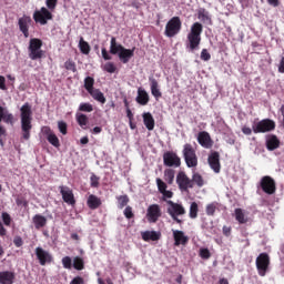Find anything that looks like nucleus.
<instances>
[{
    "instance_id": "nucleus-1",
    "label": "nucleus",
    "mask_w": 284,
    "mask_h": 284,
    "mask_svg": "<svg viewBox=\"0 0 284 284\" xmlns=\"http://www.w3.org/2000/svg\"><path fill=\"white\" fill-rule=\"evenodd\" d=\"M21 119V131L22 139L24 141H30V132H32V106L30 103L26 102L20 109Z\"/></svg>"
},
{
    "instance_id": "nucleus-2",
    "label": "nucleus",
    "mask_w": 284,
    "mask_h": 284,
    "mask_svg": "<svg viewBox=\"0 0 284 284\" xmlns=\"http://www.w3.org/2000/svg\"><path fill=\"white\" fill-rule=\"evenodd\" d=\"M136 48L125 49L122 44L116 43V38H111L110 54H118L121 63H130V59L134 57Z\"/></svg>"
},
{
    "instance_id": "nucleus-3",
    "label": "nucleus",
    "mask_w": 284,
    "mask_h": 284,
    "mask_svg": "<svg viewBox=\"0 0 284 284\" xmlns=\"http://www.w3.org/2000/svg\"><path fill=\"white\" fill-rule=\"evenodd\" d=\"M201 34H203V24L201 22L193 23L187 34L186 43V48L190 52L199 50V45H201Z\"/></svg>"
},
{
    "instance_id": "nucleus-4",
    "label": "nucleus",
    "mask_w": 284,
    "mask_h": 284,
    "mask_svg": "<svg viewBox=\"0 0 284 284\" xmlns=\"http://www.w3.org/2000/svg\"><path fill=\"white\" fill-rule=\"evenodd\" d=\"M166 204L169 205L166 210L168 214L173 221H175V223L181 225L183 221L179 219V216H183L185 214V207L183 206V204L175 203L172 200L166 201Z\"/></svg>"
},
{
    "instance_id": "nucleus-5",
    "label": "nucleus",
    "mask_w": 284,
    "mask_h": 284,
    "mask_svg": "<svg viewBox=\"0 0 284 284\" xmlns=\"http://www.w3.org/2000/svg\"><path fill=\"white\" fill-rule=\"evenodd\" d=\"M182 154L186 166L196 168L199 165V156L196 155V150H194L192 144H184Z\"/></svg>"
},
{
    "instance_id": "nucleus-6",
    "label": "nucleus",
    "mask_w": 284,
    "mask_h": 284,
    "mask_svg": "<svg viewBox=\"0 0 284 284\" xmlns=\"http://www.w3.org/2000/svg\"><path fill=\"white\" fill-rule=\"evenodd\" d=\"M43 41L39 38H32L29 42V58L31 61H38V59H43Z\"/></svg>"
},
{
    "instance_id": "nucleus-7",
    "label": "nucleus",
    "mask_w": 284,
    "mask_h": 284,
    "mask_svg": "<svg viewBox=\"0 0 284 284\" xmlns=\"http://www.w3.org/2000/svg\"><path fill=\"white\" fill-rule=\"evenodd\" d=\"M252 130L254 134H265L276 130V122L271 119H264L258 122H253Z\"/></svg>"
},
{
    "instance_id": "nucleus-8",
    "label": "nucleus",
    "mask_w": 284,
    "mask_h": 284,
    "mask_svg": "<svg viewBox=\"0 0 284 284\" xmlns=\"http://www.w3.org/2000/svg\"><path fill=\"white\" fill-rule=\"evenodd\" d=\"M181 28H183V22H181L180 17L175 16L168 21L165 26L164 34L165 37H169L170 39H172V37H176V34L181 32Z\"/></svg>"
},
{
    "instance_id": "nucleus-9",
    "label": "nucleus",
    "mask_w": 284,
    "mask_h": 284,
    "mask_svg": "<svg viewBox=\"0 0 284 284\" xmlns=\"http://www.w3.org/2000/svg\"><path fill=\"white\" fill-rule=\"evenodd\" d=\"M258 187H261L264 194H268V196H272V194H276V181L270 175H264L260 180Z\"/></svg>"
},
{
    "instance_id": "nucleus-10",
    "label": "nucleus",
    "mask_w": 284,
    "mask_h": 284,
    "mask_svg": "<svg viewBox=\"0 0 284 284\" xmlns=\"http://www.w3.org/2000/svg\"><path fill=\"white\" fill-rule=\"evenodd\" d=\"M255 265L258 276H265L270 270V254L261 253L255 260Z\"/></svg>"
},
{
    "instance_id": "nucleus-11",
    "label": "nucleus",
    "mask_w": 284,
    "mask_h": 284,
    "mask_svg": "<svg viewBox=\"0 0 284 284\" xmlns=\"http://www.w3.org/2000/svg\"><path fill=\"white\" fill-rule=\"evenodd\" d=\"M54 16L48 10V8L42 7L40 10L33 12V20L40 26H48L49 21H52Z\"/></svg>"
},
{
    "instance_id": "nucleus-12",
    "label": "nucleus",
    "mask_w": 284,
    "mask_h": 284,
    "mask_svg": "<svg viewBox=\"0 0 284 284\" xmlns=\"http://www.w3.org/2000/svg\"><path fill=\"white\" fill-rule=\"evenodd\" d=\"M175 181L181 192H190L192 190V179L184 171L178 172Z\"/></svg>"
},
{
    "instance_id": "nucleus-13",
    "label": "nucleus",
    "mask_w": 284,
    "mask_h": 284,
    "mask_svg": "<svg viewBox=\"0 0 284 284\" xmlns=\"http://www.w3.org/2000/svg\"><path fill=\"white\" fill-rule=\"evenodd\" d=\"M163 163L166 168H181V158L173 151L163 154Z\"/></svg>"
},
{
    "instance_id": "nucleus-14",
    "label": "nucleus",
    "mask_w": 284,
    "mask_h": 284,
    "mask_svg": "<svg viewBox=\"0 0 284 284\" xmlns=\"http://www.w3.org/2000/svg\"><path fill=\"white\" fill-rule=\"evenodd\" d=\"M161 216H163V212H161V206L159 204H151L148 207L146 219L149 223H156Z\"/></svg>"
},
{
    "instance_id": "nucleus-15",
    "label": "nucleus",
    "mask_w": 284,
    "mask_h": 284,
    "mask_svg": "<svg viewBox=\"0 0 284 284\" xmlns=\"http://www.w3.org/2000/svg\"><path fill=\"white\" fill-rule=\"evenodd\" d=\"M36 256L40 263V265H48L50 263H52L53 257L52 254H50V252L43 250V247L38 246L36 247Z\"/></svg>"
},
{
    "instance_id": "nucleus-16",
    "label": "nucleus",
    "mask_w": 284,
    "mask_h": 284,
    "mask_svg": "<svg viewBox=\"0 0 284 284\" xmlns=\"http://www.w3.org/2000/svg\"><path fill=\"white\" fill-rule=\"evenodd\" d=\"M60 194L62 196V201L67 203L68 205H77V200L74 199V193L72 192V189L69 186H59Z\"/></svg>"
},
{
    "instance_id": "nucleus-17",
    "label": "nucleus",
    "mask_w": 284,
    "mask_h": 284,
    "mask_svg": "<svg viewBox=\"0 0 284 284\" xmlns=\"http://www.w3.org/2000/svg\"><path fill=\"white\" fill-rule=\"evenodd\" d=\"M32 23V18L30 16H23L19 18L18 26L20 32H22L23 37L28 39L30 37V24Z\"/></svg>"
},
{
    "instance_id": "nucleus-18",
    "label": "nucleus",
    "mask_w": 284,
    "mask_h": 284,
    "mask_svg": "<svg viewBox=\"0 0 284 284\" xmlns=\"http://www.w3.org/2000/svg\"><path fill=\"white\" fill-rule=\"evenodd\" d=\"M209 165L215 174H219L221 172V154L217 151L212 152L209 155Z\"/></svg>"
},
{
    "instance_id": "nucleus-19",
    "label": "nucleus",
    "mask_w": 284,
    "mask_h": 284,
    "mask_svg": "<svg viewBox=\"0 0 284 284\" xmlns=\"http://www.w3.org/2000/svg\"><path fill=\"white\" fill-rule=\"evenodd\" d=\"M173 239L175 247H179V245H187L190 241V237H187L183 231L179 230H173Z\"/></svg>"
},
{
    "instance_id": "nucleus-20",
    "label": "nucleus",
    "mask_w": 284,
    "mask_h": 284,
    "mask_svg": "<svg viewBox=\"0 0 284 284\" xmlns=\"http://www.w3.org/2000/svg\"><path fill=\"white\" fill-rule=\"evenodd\" d=\"M197 142L206 150H210V148L213 145L212 138L206 131H202L197 134Z\"/></svg>"
},
{
    "instance_id": "nucleus-21",
    "label": "nucleus",
    "mask_w": 284,
    "mask_h": 284,
    "mask_svg": "<svg viewBox=\"0 0 284 284\" xmlns=\"http://www.w3.org/2000/svg\"><path fill=\"white\" fill-rule=\"evenodd\" d=\"M234 217L240 225H245L251 221L250 216H247V212L241 207L234 210Z\"/></svg>"
},
{
    "instance_id": "nucleus-22",
    "label": "nucleus",
    "mask_w": 284,
    "mask_h": 284,
    "mask_svg": "<svg viewBox=\"0 0 284 284\" xmlns=\"http://www.w3.org/2000/svg\"><path fill=\"white\" fill-rule=\"evenodd\" d=\"M281 148V140L275 134H271L266 139V150L268 152H274V150H278Z\"/></svg>"
},
{
    "instance_id": "nucleus-23",
    "label": "nucleus",
    "mask_w": 284,
    "mask_h": 284,
    "mask_svg": "<svg viewBox=\"0 0 284 284\" xmlns=\"http://www.w3.org/2000/svg\"><path fill=\"white\" fill-rule=\"evenodd\" d=\"M150 81V88H151V94L159 101L161 97H163V93H161V89L159 88V81L154 78H149Z\"/></svg>"
},
{
    "instance_id": "nucleus-24",
    "label": "nucleus",
    "mask_w": 284,
    "mask_h": 284,
    "mask_svg": "<svg viewBox=\"0 0 284 284\" xmlns=\"http://www.w3.org/2000/svg\"><path fill=\"white\" fill-rule=\"evenodd\" d=\"M135 101L139 103V105H148V103H150V94H148L145 89L139 88Z\"/></svg>"
},
{
    "instance_id": "nucleus-25",
    "label": "nucleus",
    "mask_w": 284,
    "mask_h": 284,
    "mask_svg": "<svg viewBox=\"0 0 284 284\" xmlns=\"http://www.w3.org/2000/svg\"><path fill=\"white\" fill-rule=\"evenodd\" d=\"M3 121L4 123H14V115L6 109V106L0 105V123Z\"/></svg>"
},
{
    "instance_id": "nucleus-26",
    "label": "nucleus",
    "mask_w": 284,
    "mask_h": 284,
    "mask_svg": "<svg viewBox=\"0 0 284 284\" xmlns=\"http://www.w3.org/2000/svg\"><path fill=\"white\" fill-rule=\"evenodd\" d=\"M87 205L90 210H99V207L102 205V202L99 196L91 194L87 200Z\"/></svg>"
},
{
    "instance_id": "nucleus-27",
    "label": "nucleus",
    "mask_w": 284,
    "mask_h": 284,
    "mask_svg": "<svg viewBox=\"0 0 284 284\" xmlns=\"http://www.w3.org/2000/svg\"><path fill=\"white\" fill-rule=\"evenodd\" d=\"M142 240L146 243L150 241H159L161 239V233L156 231H144L141 233Z\"/></svg>"
},
{
    "instance_id": "nucleus-28",
    "label": "nucleus",
    "mask_w": 284,
    "mask_h": 284,
    "mask_svg": "<svg viewBox=\"0 0 284 284\" xmlns=\"http://www.w3.org/2000/svg\"><path fill=\"white\" fill-rule=\"evenodd\" d=\"M14 283V272L2 271L0 272V284H13Z\"/></svg>"
},
{
    "instance_id": "nucleus-29",
    "label": "nucleus",
    "mask_w": 284,
    "mask_h": 284,
    "mask_svg": "<svg viewBox=\"0 0 284 284\" xmlns=\"http://www.w3.org/2000/svg\"><path fill=\"white\" fill-rule=\"evenodd\" d=\"M45 134L47 135V140L49 141V143L51 145H53V148H60L61 146V143L59 142V138L57 136V134H54L50 128H45Z\"/></svg>"
},
{
    "instance_id": "nucleus-30",
    "label": "nucleus",
    "mask_w": 284,
    "mask_h": 284,
    "mask_svg": "<svg viewBox=\"0 0 284 284\" xmlns=\"http://www.w3.org/2000/svg\"><path fill=\"white\" fill-rule=\"evenodd\" d=\"M142 118H143V123H144L146 130L152 132V130H154V125H155L154 116H152V113H150V112L143 113Z\"/></svg>"
},
{
    "instance_id": "nucleus-31",
    "label": "nucleus",
    "mask_w": 284,
    "mask_h": 284,
    "mask_svg": "<svg viewBox=\"0 0 284 284\" xmlns=\"http://www.w3.org/2000/svg\"><path fill=\"white\" fill-rule=\"evenodd\" d=\"M33 225L36 230H41V227H45V225H48V219L41 214H36L33 216Z\"/></svg>"
},
{
    "instance_id": "nucleus-32",
    "label": "nucleus",
    "mask_w": 284,
    "mask_h": 284,
    "mask_svg": "<svg viewBox=\"0 0 284 284\" xmlns=\"http://www.w3.org/2000/svg\"><path fill=\"white\" fill-rule=\"evenodd\" d=\"M191 183L192 189L194 187V185H196L197 187H203V185H205V180L203 179V175H201V173L193 172Z\"/></svg>"
},
{
    "instance_id": "nucleus-33",
    "label": "nucleus",
    "mask_w": 284,
    "mask_h": 284,
    "mask_svg": "<svg viewBox=\"0 0 284 284\" xmlns=\"http://www.w3.org/2000/svg\"><path fill=\"white\" fill-rule=\"evenodd\" d=\"M89 94L92 97V99H94V101H98L99 103L104 104L106 101L105 95L99 89H93L91 92H89Z\"/></svg>"
},
{
    "instance_id": "nucleus-34",
    "label": "nucleus",
    "mask_w": 284,
    "mask_h": 284,
    "mask_svg": "<svg viewBox=\"0 0 284 284\" xmlns=\"http://www.w3.org/2000/svg\"><path fill=\"white\" fill-rule=\"evenodd\" d=\"M72 267H74L78 272H81L85 270V261L81 256L73 257V264Z\"/></svg>"
},
{
    "instance_id": "nucleus-35",
    "label": "nucleus",
    "mask_w": 284,
    "mask_h": 284,
    "mask_svg": "<svg viewBox=\"0 0 284 284\" xmlns=\"http://www.w3.org/2000/svg\"><path fill=\"white\" fill-rule=\"evenodd\" d=\"M175 174H176V171H174V169H165L164 170V181H166V183L169 185H172L174 183Z\"/></svg>"
},
{
    "instance_id": "nucleus-36",
    "label": "nucleus",
    "mask_w": 284,
    "mask_h": 284,
    "mask_svg": "<svg viewBox=\"0 0 284 284\" xmlns=\"http://www.w3.org/2000/svg\"><path fill=\"white\" fill-rule=\"evenodd\" d=\"M79 50L82 54H90V43H88L83 37L80 38V41H79Z\"/></svg>"
},
{
    "instance_id": "nucleus-37",
    "label": "nucleus",
    "mask_w": 284,
    "mask_h": 284,
    "mask_svg": "<svg viewBox=\"0 0 284 284\" xmlns=\"http://www.w3.org/2000/svg\"><path fill=\"white\" fill-rule=\"evenodd\" d=\"M219 210V202H212L206 205L205 212L207 216H214Z\"/></svg>"
},
{
    "instance_id": "nucleus-38",
    "label": "nucleus",
    "mask_w": 284,
    "mask_h": 284,
    "mask_svg": "<svg viewBox=\"0 0 284 284\" xmlns=\"http://www.w3.org/2000/svg\"><path fill=\"white\" fill-rule=\"evenodd\" d=\"M116 199L119 210H123V207L128 206V203H130V197L128 195H120Z\"/></svg>"
},
{
    "instance_id": "nucleus-39",
    "label": "nucleus",
    "mask_w": 284,
    "mask_h": 284,
    "mask_svg": "<svg viewBox=\"0 0 284 284\" xmlns=\"http://www.w3.org/2000/svg\"><path fill=\"white\" fill-rule=\"evenodd\" d=\"M189 216H190V219H197V216H199V204L196 202L191 203Z\"/></svg>"
},
{
    "instance_id": "nucleus-40",
    "label": "nucleus",
    "mask_w": 284,
    "mask_h": 284,
    "mask_svg": "<svg viewBox=\"0 0 284 284\" xmlns=\"http://www.w3.org/2000/svg\"><path fill=\"white\" fill-rule=\"evenodd\" d=\"M84 90H87V92H92V90H94V78L92 77H87L84 79Z\"/></svg>"
},
{
    "instance_id": "nucleus-41",
    "label": "nucleus",
    "mask_w": 284,
    "mask_h": 284,
    "mask_svg": "<svg viewBox=\"0 0 284 284\" xmlns=\"http://www.w3.org/2000/svg\"><path fill=\"white\" fill-rule=\"evenodd\" d=\"M75 119L80 128H85V125H88V115L83 113H77Z\"/></svg>"
},
{
    "instance_id": "nucleus-42",
    "label": "nucleus",
    "mask_w": 284,
    "mask_h": 284,
    "mask_svg": "<svg viewBox=\"0 0 284 284\" xmlns=\"http://www.w3.org/2000/svg\"><path fill=\"white\" fill-rule=\"evenodd\" d=\"M79 111L80 112H93L94 106L89 102H83L79 105Z\"/></svg>"
},
{
    "instance_id": "nucleus-43",
    "label": "nucleus",
    "mask_w": 284,
    "mask_h": 284,
    "mask_svg": "<svg viewBox=\"0 0 284 284\" xmlns=\"http://www.w3.org/2000/svg\"><path fill=\"white\" fill-rule=\"evenodd\" d=\"M16 205H18V207H28V200H26L23 195H17Z\"/></svg>"
},
{
    "instance_id": "nucleus-44",
    "label": "nucleus",
    "mask_w": 284,
    "mask_h": 284,
    "mask_svg": "<svg viewBox=\"0 0 284 284\" xmlns=\"http://www.w3.org/2000/svg\"><path fill=\"white\" fill-rule=\"evenodd\" d=\"M197 19L201 21H210V13L205 9H200L197 11Z\"/></svg>"
},
{
    "instance_id": "nucleus-45",
    "label": "nucleus",
    "mask_w": 284,
    "mask_h": 284,
    "mask_svg": "<svg viewBox=\"0 0 284 284\" xmlns=\"http://www.w3.org/2000/svg\"><path fill=\"white\" fill-rule=\"evenodd\" d=\"M64 68L70 72H77V63H74L72 59H69L64 62Z\"/></svg>"
},
{
    "instance_id": "nucleus-46",
    "label": "nucleus",
    "mask_w": 284,
    "mask_h": 284,
    "mask_svg": "<svg viewBox=\"0 0 284 284\" xmlns=\"http://www.w3.org/2000/svg\"><path fill=\"white\" fill-rule=\"evenodd\" d=\"M155 183H156V186H158V190H159L160 194L162 192H165V190H168V183H165L163 180H161V178H158L155 180Z\"/></svg>"
},
{
    "instance_id": "nucleus-47",
    "label": "nucleus",
    "mask_w": 284,
    "mask_h": 284,
    "mask_svg": "<svg viewBox=\"0 0 284 284\" xmlns=\"http://www.w3.org/2000/svg\"><path fill=\"white\" fill-rule=\"evenodd\" d=\"M1 217H2L3 225H6L7 227H10L12 223V217L10 216V213L2 212Z\"/></svg>"
},
{
    "instance_id": "nucleus-48",
    "label": "nucleus",
    "mask_w": 284,
    "mask_h": 284,
    "mask_svg": "<svg viewBox=\"0 0 284 284\" xmlns=\"http://www.w3.org/2000/svg\"><path fill=\"white\" fill-rule=\"evenodd\" d=\"M104 72H109V74H114L116 72V67L112 62H106L103 67Z\"/></svg>"
},
{
    "instance_id": "nucleus-49",
    "label": "nucleus",
    "mask_w": 284,
    "mask_h": 284,
    "mask_svg": "<svg viewBox=\"0 0 284 284\" xmlns=\"http://www.w3.org/2000/svg\"><path fill=\"white\" fill-rule=\"evenodd\" d=\"M62 265H63L64 270H71V267H72V257L64 256L62 258Z\"/></svg>"
},
{
    "instance_id": "nucleus-50",
    "label": "nucleus",
    "mask_w": 284,
    "mask_h": 284,
    "mask_svg": "<svg viewBox=\"0 0 284 284\" xmlns=\"http://www.w3.org/2000/svg\"><path fill=\"white\" fill-rule=\"evenodd\" d=\"M200 256L204 260L207 261V258H211L212 253H210V248H200Z\"/></svg>"
},
{
    "instance_id": "nucleus-51",
    "label": "nucleus",
    "mask_w": 284,
    "mask_h": 284,
    "mask_svg": "<svg viewBox=\"0 0 284 284\" xmlns=\"http://www.w3.org/2000/svg\"><path fill=\"white\" fill-rule=\"evenodd\" d=\"M58 128H59V131L61 132V134H63V135L68 134V123L60 121V122H58Z\"/></svg>"
},
{
    "instance_id": "nucleus-52",
    "label": "nucleus",
    "mask_w": 284,
    "mask_h": 284,
    "mask_svg": "<svg viewBox=\"0 0 284 284\" xmlns=\"http://www.w3.org/2000/svg\"><path fill=\"white\" fill-rule=\"evenodd\" d=\"M200 59H201L202 61H210V59H212V54H210V52L207 51V49H203V50L201 51Z\"/></svg>"
},
{
    "instance_id": "nucleus-53",
    "label": "nucleus",
    "mask_w": 284,
    "mask_h": 284,
    "mask_svg": "<svg viewBox=\"0 0 284 284\" xmlns=\"http://www.w3.org/2000/svg\"><path fill=\"white\" fill-rule=\"evenodd\" d=\"M160 194L163 195L162 201H165V203H168V199H172V196H174V192L168 190L162 191Z\"/></svg>"
},
{
    "instance_id": "nucleus-54",
    "label": "nucleus",
    "mask_w": 284,
    "mask_h": 284,
    "mask_svg": "<svg viewBox=\"0 0 284 284\" xmlns=\"http://www.w3.org/2000/svg\"><path fill=\"white\" fill-rule=\"evenodd\" d=\"M125 219H134V212L132 211V206H126L123 212Z\"/></svg>"
},
{
    "instance_id": "nucleus-55",
    "label": "nucleus",
    "mask_w": 284,
    "mask_h": 284,
    "mask_svg": "<svg viewBox=\"0 0 284 284\" xmlns=\"http://www.w3.org/2000/svg\"><path fill=\"white\" fill-rule=\"evenodd\" d=\"M99 176H97V174H92L90 178V183H91V187H99Z\"/></svg>"
},
{
    "instance_id": "nucleus-56",
    "label": "nucleus",
    "mask_w": 284,
    "mask_h": 284,
    "mask_svg": "<svg viewBox=\"0 0 284 284\" xmlns=\"http://www.w3.org/2000/svg\"><path fill=\"white\" fill-rule=\"evenodd\" d=\"M57 3H59V0H47L45 6L49 10H55Z\"/></svg>"
},
{
    "instance_id": "nucleus-57",
    "label": "nucleus",
    "mask_w": 284,
    "mask_h": 284,
    "mask_svg": "<svg viewBox=\"0 0 284 284\" xmlns=\"http://www.w3.org/2000/svg\"><path fill=\"white\" fill-rule=\"evenodd\" d=\"M13 245H16V247H22L23 246V239L21 236H16L13 239Z\"/></svg>"
},
{
    "instance_id": "nucleus-58",
    "label": "nucleus",
    "mask_w": 284,
    "mask_h": 284,
    "mask_svg": "<svg viewBox=\"0 0 284 284\" xmlns=\"http://www.w3.org/2000/svg\"><path fill=\"white\" fill-rule=\"evenodd\" d=\"M102 58L104 59V61L112 60V55L110 53H108V49H105V48L102 49Z\"/></svg>"
},
{
    "instance_id": "nucleus-59",
    "label": "nucleus",
    "mask_w": 284,
    "mask_h": 284,
    "mask_svg": "<svg viewBox=\"0 0 284 284\" xmlns=\"http://www.w3.org/2000/svg\"><path fill=\"white\" fill-rule=\"evenodd\" d=\"M223 235L224 236H232V226H223L222 229Z\"/></svg>"
},
{
    "instance_id": "nucleus-60",
    "label": "nucleus",
    "mask_w": 284,
    "mask_h": 284,
    "mask_svg": "<svg viewBox=\"0 0 284 284\" xmlns=\"http://www.w3.org/2000/svg\"><path fill=\"white\" fill-rule=\"evenodd\" d=\"M70 284H85V281L81 276H75Z\"/></svg>"
},
{
    "instance_id": "nucleus-61",
    "label": "nucleus",
    "mask_w": 284,
    "mask_h": 284,
    "mask_svg": "<svg viewBox=\"0 0 284 284\" xmlns=\"http://www.w3.org/2000/svg\"><path fill=\"white\" fill-rule=\"evenodd\" d=\"M0 90H8V87H6V77L0 75Z\"/></svg>"
},
{
    "instance_id": "nucleus-62",
    "label": "nucleus",
    "mask_w": 284,
    "mask_h": 284,
    "mask_svg": "<svg viewBox=\"0 0 284 284\" xmlns=\"http://www.w3.org/2000/svg\"><path fill=\"white\" fill-rule=\"evenodd\" d=\"M242 132L243 134H246V136H250L252 132H254V129H251L250 126H243Z\"/></svg>"
},
{
    "instance_id": "nucleus-63",
    "label": "nucleus",
    "mask_w": 284,
    "mask_h": 284,
    "mask_svg": "<svg viewBox=\"0 0 284 284\" xmlns=\"http://www.w3.org/2000/svg\"><path fill=\"white\" fill-rule=\"evenodd\" d=\"M6 234H8V231L3 226V222L0 220V236H6Z\"/></svg>"
},
{
    "instance_id": "nucleus-64",
    "label": "nucleus",
    "mask_w": 284,
    "mask_h": 284,
    "mask_svg": "<svg viewBox=\"0 0 284 284\" xmlns=\"http://www.w3.org/2000/svg\"><path fill=\"white\" fill-rule=\"evenodd\" d=\"M278 72L284 74V57L281 59L280 65H278Z\"/></svg>"
}]
</instances>
